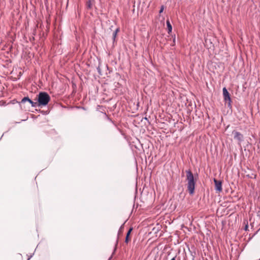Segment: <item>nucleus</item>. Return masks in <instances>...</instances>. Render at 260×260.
<instances>
[{
    "instance_id": "1",
    "label": "nucleus",
    "mask_w": 260,
    "mask_h": 260,
    "mask_svg": "<svg viewBox=\"0 0 260 260\" xmlns=\"http://www.w3.org/2000/svg\"><path fill=\"white\" fill-rule=\"evenodd\" d=\"M37 107L42 108L48 105L50 101V96L46 92H40L37 95Z\"/></svg>"
},
{
    "instance_id": "2",
    "label": "nucleus",
    "mask_w": 260,
    "mask_h": 260,
    "mask_svg": "<svg viewBox=\"0 0 260 260\" xmlns=\"http://www.w3.org/2000/svg\"><path fill=\"white\" fill-rule=\"evenodd\" d=\"M186 180L187 181V190L190 194L194 193L196 180L194 179L193 174L190 170L186 171Z\"/></svg>"
},
{
    "instance_id": "3",
    "label": "nucleus",
    "mask_w": 260,
    "mask_h": 260,
    "mask_svg": "<svg viewBox=\"0 0 260 260\" xmlns=\"http://www.w3.org/2000/svg\"><path fill=\"white\" fill-rule=\"evenodd\" d=\"M232 135H233L234 139L238 141V143L239 144H240L241 143L243 140V135L242 134H241L240 132L236 131H233L232 132Z\"/></svg>"
},
{
    "instance_id": "4",
    "label": "nucleus",
    "mask_w": 260,
    "mask_h": 260,
    "mask_svg": "<svg viewBox=\"0 0 260 260\" xmlns=\"http://www.w3.org/2000/svg\"><path fill=\"white\" fill-rule=\"evenodd\" d=\"M223 95L224 101L226 102H228V105L230 106L231 103V99L230 96V94L225 87H224L223 88Z\"/></svg>"
},
{
    "instance_id": "5",
    "label": "nucleus",
    "mask_w": 260,
    "mask_h": 260,
    "mask_svg": "<svg viewBox=\"0 0 260 260\" xmlns=\"http://www.w3.org/2000/svg\"><path fill=\"white\" fill-rule=\"evenodd\" d=\"M26 102H28V103H29L32 107H37V102L32 101L28 96L24 97L19 103L21 104L22 103H24Z\"/></svg>"
},
{
    "instance_id": "6",
    "label": "nucleus",
    "mask_w": 260,
    "mask_h": 260,
    "mask_svg": "<svg viewBox=\"0 0 260 260\" xmlns=\"http://www.w3.org/2000/svg\"><path fill=\"white\" fill-rule=\"evenodd\" d=\"M214 182L215 183V189L216 190V191L218 192L222 191V181L220 180H217L215 179H214Z\"/></svg>"
},
{
    "instance_id": "7",
    "label": "nucleus",
    "mask_w": 260,
    "mask_h": 260,
    "mask_svg": "<svg viewBox=\"0 0 260 260\" xmlns=\"http://www.w3.org/2000/svg\"><path fill=\"white\" fill-rule=\"evenodd\" d=\"M166 24H167V28H168V32L169 34H170V32H172V26L171 25V23L170 22L169 19H167V20Z\"/></svg>"
},
{
    "instance_id": "8",
    "label": "nucleus",
    "mask_w": 260,
    "mask_h": 260,
    "mask_svg": "<svg viewBox=\"0 0 260 260\" xmlns=\"http://www.w3.org/2000/svg\"><path fill=\"white\" fill-rule=\"evenodd\" d=\"M132 230H133V228H131L128 230V232H127L125 239V242L126 243H128V242H129V235H130Z\"/></svg>"
},
{
    "instance_id": "9",
    "label": "nucleus",
    "mask_w": 260,
    "mask_h": 260,
    "mask_svg": "<svg viewBox=\"0 0 260 260\" xmlns=\"http://www.w3.org/2000/svg\"><path fill=\"white\" fill-rule=\"evenodd\" d=\"M87 7L88 9H91V8L92 5H91V1L90 0H88V2H87Z\"/></svg>"
},
{
    "instance_id": "10",
    "label": "nucleus",
    "mask_w": 260,
    "mask_h": 260,
    "mask_svg": "<svg viewBox=\"0 0 260 260\" xmlns=\"http://www.w3.org/2000/svg\"><path fill=\"white\" fill-rule=\"evenodd\" d=\"M244 223L245 224V226L244 227L245 231H247L248 229V222L246 221V222H244Z\"/></svg>"
},
{
    "instance_id": "11",
    "label": "nucleus",
    "mask_w": 260,
    "mask_h": 260,
    "mask_svg": "<svg viewBox=\"0 0 260 260\" xmlns=\"http://www.w3.org/2000/svg\"><path fill=\"white\" fill-rule=\"evenodd\" d=\"M117 34H115V32H113V41H115V39H116V36H117Z\"/></svg>"
},
{
    "instance_id": "12",
    "label": "nucleus",
    "mask_w": 260,
    "mask_h": 260,
    "mask_svg": "<svg viewBox=\"0 0 260 260\" xmlns=\"http://www.w3.org/2000/svg\"><path fill=\"white\" fill-rule=\"evenodd\" d=\"M164 10V6H161V7H160V9L159 10V14L162 13Z\"/></svg>"
},
{
    "instance_id": "13",
    "label": "nucleus",
    "mask_w": 260,
    "mask_h": 260,
    "mask_svg": "<svg viewBox=\"0 0 260 260\" xmlns=\"http://www.w3.org/2000/svg\"><path fill=\"white\" fill-rule=\"evenodd\" d=\"M123 229V225H122L120 226V229H119V231H118V234H120V233L122 232V230Z\"/></svg>"
},
{
    "instance_id": "14",
    "label": "nucleus",
    "mask_w": 260,
    "mask_h": 260,
    "mask_svg": "<svg viewBox=\"0 0 260 260\" xmlns=\"http://www.w3.org/2000/svg\"><path fill=\"white\" fill-rule=\"evenodd\" d=\"M96 69H97V71H98V73H99L100 74H101V69H100V67L99 66V67L96 68Z\"/></svg>"
},
{
    "instance_id": "15",
    "label": "nucleus",
    "mask_w": 260,
    "mask_h": 260,
    "mask_svg": "<svg viewBox=\"0 0 260 260\" xmlns=\"http://www.w3.org/2000/svg\"><path fill=\"white\" fill-rule=\"evenodd\" d=\"M120 30L119 28H117L114 31L115 34H117Z\"/></svg>"
},
{
    "instance_id": "16",
    "label": "nucleus",
    "mask_w": 260,
    "mask_h": 260,
    "mask_svg": "<svg viewBox=\"0 0 260 260\" xmlns=\"http://www.w3.org/2000/svg\"><path fill=\"white\" fill-rule=\"evenodd\" d=\"M176 256L173 257L171 260H176Z\"/></svg>"
},
{
    "instance_id": "17",
    "label": "nucleus",
    "mask_w": 260,
    "mask_h": 260,
    "mask_svg": "<svg viewBox=\"0 0 260 260\" xmlns=\"http://www.w3.org/2000/svg\"><path fill=\"white\" fill-rule=\"evenodd\" d=\"M108 119L109 120V121L112 122H113V121L111 120V119H110V118H108Z\"/></svg>"
},
{
    "instance_id": "18",
    "label": "nucleus",
    "mask_w": 260,
    "mask_h": 260,
    "mask_svg": "<svg viewBox=\"0 0 260 260\" xmlns=\"http://www.w3.org/2000/svg\"><path fill=\"white\" fill-rule=\"evenodd\" d=\"M32 257V255H30V256L28 258L27 260H29L30 258Z\"/></svg>"
},
{
    "instance_id": "19",
    "label": "nucleus",
    "mask_w": 260,
    "mask_h": 260,
    "mask_svg": "<svg viewBox=\"0 0 260 260\" xmlns=\"http://www.w3.org/2000/svg\"><path fill=\"white\" fill-rule=\"evenodd\" d=\"M111 258H112V256H111V257H110L109 258L108 260H111Z\"/></svg>"
},
{
    "instance_id": "20",
    "label": "nucleus",
    "mask_w": 260,
    "mask_h": 260,
    "mask_svg": "<svg viewBox=\"0 0 260 260\" xmlns=\"http://www.w3.org/2000/svg\"><path fill=\"white\" fill-rule=\"evenodd\" d=\"M173 42H174V43H175V38H174V39H173Z\"/></svg>"
}]
</instances>
